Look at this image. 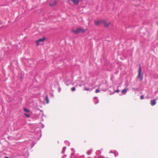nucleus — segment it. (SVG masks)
Masks as SVG:
<instances>
[{
  "instance_id": "1",
  "label": "nucleus",
  "mask_w": 158,
  "mask_h": 158,
  "mask_svg": "<svg viewBox=\"0 0 158 158\" xmlns=\"http://www.w3.org/2000/svg\"><path fill=\"white\" fill-rule=\"evenodd\" d=\"M85 31V30L81 28H77L76 30L73 29L71 30V31L75 34H77L80 32L84 33Z\"/></svg>"
},
{
  "instance_id": "10",
  "label": "nucleus",
  "mask_w": 158,
  "mask_h": 158,
  "mask_svg": "<svg viewBox=\"0 0 158 158\" xmlns=\"http://www.w3.org/2000/svg\"><path fill=\"white\" fill-rule=\"evenodd\" d=\"M45 101H46V103L47 104H48L49 103V99L48 96V95H47L46 96V97Z\"/></svg>"
},
{
  "instance_id": "5",
  "label": "nucleus",
  "mask_w": 158,
  "mask_h": 158,
  "mask_svg": "<svg viewBox=\"0 0 158 158\" xmlns=\"http://www.w3.org/2000/svg\"><path fill=\"white\" fill-rule=\"evenodd\" d=\"M57 2L55 1L52 3H49V5L50 6L53 7L56 6L57 5Z\"/></svg>"
},
{
  "instance_id": "6",
  "label": "nucleus",
  "mask_w": 158,
  "mask_h": 158,
  "mask_svg": "<svg viewBox=\"0 0 158 158\" xmlns=\"http://www.w3.org/2000/svg\"><path fill=\"white\" fill-rule=\"evenodd\" d=\"M68 1H72L74 4L76 5L78 4L79 2V0H68Z\"/></svg>"
},
{
  "instance_id": "3",
  "label": "nucleus",
  "mask_w": 158,
  "mask_h": 158,
  "mask_svg": "<svg viewBox=\"0 0 158 158\" xmlns=\"http://www.w3.org/2000/svg\"><path fill=\"white\" fill-rule=\"evenodd\" d=\"M45 38L43 37L42 38L38 40H37L36 42V44L37 46H39L41 42H43L45 40Z\"/></svg>"
},
{
  "instance_id": "12",
  "label": "nucleus",
  "mask_w": 158,
  "mask_h": 158,
  "mask_svg": "<svg viewBox=\"0 0 158 158\" xmlns=\"http://www.w3.org/2000/svg\"><path fill=\"white\" fill-rule=\"evenodd\" d=\"M24 114L26 117H27V118H29L30 116V115L26 113H24Z\"/></svg>"
},
{
  "instance_id": "8",
  "label": "nucleus",
  "mask_w": 158,
  "mask_h": 158,
  "mask_svg": "<svg viewBox=\"0 0 158 158\" xmlns=\"http://www.w3.org/2000/svg\"><path fill=\"white\" fill-rule=\"evenodd\" d=\"M156 104V102L155 100H152L151 101V104L152 106L155 105Z\"/></svg>"
},
{
  "instance_id": "14",
  "label": "nucleus",
  "mask_w": 158,
  "mask_h": 158,
  "mask_svg": "<svg viewBox=\"0 0 158 158\" xmlns=\"http://www.w3.org/2000/svg\"><path fill=\"white\" fill-rule=\"evenodd\" d=\"M100 92V90L98 89H97L96 90L95 92L97 93Z\"/></svg>"
},
{
  "instance_id": "16",
  "label": "nucleus",
  "mask_w": 158,
  "mask_h": 158,
  "mask_svg": "<svg viewBox=\"0 0 158 158\" xmlns=\"http://www.w3.org/2000/svg\"><path fill=\"white\" fill-rule=\"evenodd\" d=\"M144 98V95H142L140 96V99H143Z\"/></svg>"
},
{
  "instance_id": "4",
  "label": "nucleus",
  "mask_w": 158,
  "mask_h": 158,
  "mask_svg": "<svg viewBox=\"0 0 158 158\" xmlns=\"http://www.w3.org/2000/svg\"><path fill=\"white\" fill-rule=\"evenodd\" d=\"M102 23L103 24L104 26L106 27H108L110 25V23H107L105 20H102Z\"/></svg>"
},
{
  "instance_id": "17",
  "label": "nucleus",
  "mask_w": 158,
  "mask_h": 158,
  "mask_svg": "<svg viewBox=\"0 0 158 158\" xmlns=\"http://www.w3.org/2000/svg\"><path fill=\"white\" fill-rule=\"evenodd\" d=\"M119 92V90H118H118H116L115 91V92L116 93H118Z\"/></svg>"
},
{
  "instance_id": "18",
  "label": "nucleus",
  "mask_w": 158,
  "mask_h": 158,
  "mask_svg": "<svg viewBox=\"0 0 158 158\" xmlns=\"http://www.w3.org/2000/svg\"><path fill=\"white\" fill-rule=\"evenodd\" d=\"M5 158H9V157H7V156H6L5 157Z\"/></svg>"
},
{
  "instance_id": "13",
  "label": "nucleus",
  "mask_w": 158,
  "mask_h": 158,
  "mask_svg": "<svg viewBox=\"0 0 158 158\" xmlns=\"http://www.w3.org/2000/svg\"><path fill=\"white\" fill-rule=\"evenodd\" d=\"M76 89L75 87H72V88H71V90L72 91H74Z\"/></svg>"
},
{
  "instance_id": "7",
  "label": "nucleus",
  "mask_w": 158,
  "mask_h": 158,
  "mask_svg": "<svg viewBox=\"0 0 158 158\" xmlns=\"http://www.w3.org/2000/svg\"><path fill=\"white\" fill-rule=\"evenodd\" d=\"M102 23V20H98L95 21V24L96 25H98Z\"/></svg>"
},
{
  "instance_id": "19",
  "label": "nucleus",
  "mask_w": 158,
  "mask_h": 158,
  "mask_svg": "<svg viewBox=\"0 0 158 158\" xmlns=\"http://www.w3.org/2000/svg\"><path fill=\"white\" fill-rule=\"evenodd\" d=\"M79 86H81V85H79Z\"/></svg>"
},
{
  "instance_id": "11",
  "label": "nucleus",
  "mask_w": 158,
  "mask_h": 158,
  "mask_svg": "<svg viewBox=\"0 0 158 158\" xmlns=\"http://www.w3.org/2000/svg\"><path fill=\"white\" fill-rule=\"evenodd\" d=\"M24 110L25 112H27V113H29L30 111L29 110L27 109L26 108H25L24 109Z\"/></svg>"
},
{
  "instance_id": "2",
  "label": "nucleus",
  "mask_w": 158,
  "mask_h": 158,
  "mask_svg": "<svg viewBox=\"0 0 158 158\" xmlns=\"http://www.w3.org/2000/svg\"><path fill=\"white\" fill-rule=\"evenodd\" d=\"M137 77L139 79L140 81H141L143 79V74L142 73V70L140 66H139V71Z\"/></svg>"
},
{
  "instance_id": "20",
  "label": "nucleus",
  "mask_w": 158,
  "mask_h": 158,
  "mask_svg": "<svg viewBox=\"0 0 158 158\" xmlns=\"http://www.w3.org/2000/svg\"><path fill=\"white\" fill-rule=\"evenodd\" d=\"M157 24H158V22H157Z\"/></svg>"
},
{
  "instance_id": "9",
  "label": "nucleus",
  "mask_w": 158,
  "mask_h": 158,
  "mask_svg": "<svg viewBox=\"0 0 158 158\" xmlns=\"http://www.w3.org/2000/svg\"><path fill=\"white\" fill-rule=\"evenodd\" d=\"M127 90H128L127 89H125L122 90V93L123 94H125L127 92Z\"/></svg>"
},
{
  "instance_id": "15",
  "label": "nucleus",
  "mask_w": 158,
  "mask_h": 158,
  "mask_svg": "<svg viewBox=\"0 0 158 158\" xmlns=\"http://www.w3.org/2000/svg\"><path fill=\"white\" fill-rule=\"evenodd\" d=\"M84 90L86 91H89V88L85 87V88Z\"/></svg>"
}]
</instances>
